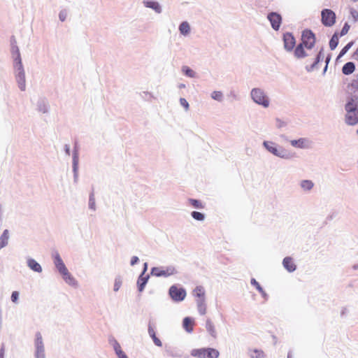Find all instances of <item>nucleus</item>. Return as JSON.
<instances>
[{"instance_id": "2f4dec72", "label": "nucleus", "mask_w": 358, "mask_h": 358, "mask_svg": "<svg viewBox=\"0 0 358 358\" xmlns=\"http://www.w3.org/2000/svg\"><path fill=\"white\" fill-rule=\"evenodd\" d=\"M182 71L185 73V74L190 78L194 77V72L193 70L189 69L188 66H183L182 67Z\"/></svg>"}, {"instance_id": "09e8293b", "label": "nucleus", "mask_w": 358, "mask_h": 358, "mask_svg": "<svg viewBox=\"0 0 358 358\" xmlns=\"http://www.w3.org/2000/svg\"><path fill=\"white\" fill-rule=\"evenodd\" d=\"M0 358H4V348L3 346L0 350Z\"/></svg>"}, {"instance_id": "49530a36", "label": "nucleus", "mask_w": 358, "mask_h": 358, "mask_svg": "<svg viewBox=\"0 0 358 358\" xmlns=\"http://www.w3.org/2000/svg\"><path fill=\"white\" fill-rule=\"evenodd\" d=\"M138 261V258L136 256L133 257L131 259V265H134L136 264Z\"/></svg>"}, {"instance_id": "a19ab883", "label": "nucleus", "mask_w": 358, "mask_h": 358, "mask_svg": "<svg viewBox=\"0 0 358 358\" xmlns=\"http://www.w3.org/2000/svg\"><path fill=\"white\" fill-rule=\"evenodd\" d=\"M113 348H114L116 355H117L118 353H120V352L122 351L120 345L117 341H115V343L113 344Z\"/></svg>"}, {"instance_id": "6e6d98bb", "label": "nucleus", "mask_w": 358, "mask_h": 358, "mask_svg": "<svg viewBox=\"0 0 358 358\" xmlns=\"http://www.w3.org/2000/svg\"><path fill=\"white\" fill-rule=\"evenodd\" d=\"M357 134H358V129H357Z\"/></svg>"}, {"instance_id": "9d476101", "label": "nucleus", "mask_w": 358, "mask_h": 358, "mask_svg": "<svg viewBox=\"0 0 358 358\" xmlns=\"http://www.w3.org/2000/svg\"><path fill=\"white\" fill-rule=\"evenodd\" d=\"M268 19L270 21L273 29L275 30H278L282 22V17L280 15L277 13H271L268 15Z\"/></svg>"}, {"instance_id": "412c9836", "label": "nucleus", "mask_w": 358, "mask_h": 358, "mask_svg": "<svg viewBox=\"0 0 358 358\" xmlns=\"http://www.w3.org/2000/svg\"><path fill=\"white\" fill-rule=\"evenodd\" d=\"M307 140L306 138H300L299 140L291 141V144L294 147L299 148H305L307 147Z\"/></svg>"}, {"instance_id": "393cba45", "label": "nucleus", "mask_w": 358, "mask_h": 358, "mask_svg": "<svg viewBox=\"0 0 358 358\" xmlns=\"http://www.w3.org/2000/svg\"><path fill=\"white\" fill-rule=\"evenodd\" d=\"M29 266L36 272H41L42 271L41 265L34 259H30L28 262Z\"/></svg>"}, {"instance_id": "5fc2aeb1", "label": "nucleus", "mask_w": 358, "mask_h": 358, "mask_svg": "<svg viewBox=\"0 0 358 358\" xmlns=\"http://www.w3.org/2000/svg\"><path fill=\"white\" fill-rule=\"evenodd\" d=\"M39 358H42V354H40Z\"/></svg>"}, {"instance_id": "c9c22d12", "label": "nucleus", "mask_w": 358, "mask_h": 358, "mask_svg": "<svg viewBox=\"0 0 358 358\" xmlns=\"http://www.w3.org/2000/svg\"><path fill=\"white\" fill-rule=\"evenodd\" d=\"M251 284L256 287V288L258 289V291L261 293H264V290L261 285L259 284V282L254 278L251 280Z\"/></svg>"}, {"instance_id": "f3484780", "label": "nucleus", "mask_w": 358, "mask_h": 358, "mask_svg": "<svg viewBox=\"0 0 358 358\" xmlns=\"http://www.w3.org/2000/svg\"><path fill=\"white\" fill-rule=\"evenodd\" d=\"M206 328L207 331L210 334V335L214 338L216 337V330H215V326L213 321L210 319H207L206 322Z\"/></svg>"}, {"instance_id": "4be33fe9", "label": "nucleus", "mask_w": 358, "mask_h": 358, "mask_svg": "<svg viewBox=\"0 0 358 358\" xmlns=\"http://www.w3.org/2000/svg\"><path fill=\"white\" fill-rule=\"evenodd\" d=\"M8 231L5 229L0 237V250L8 244Z\"/></svg>"}, {"instance_id": "58836bf2", "label": "nucleus", "mask_w": 358, "mask_h": 358, "mask_svg": "<svg viewBox=\"0 0 358 358\" xmlns=\"http://www.w3.org/2000/svg\"><path fill=\"white\" fill-rule=\"evenodd\" d=\"M349 29L350 25L348 23H345L341 31V36L345 35L348 32Z\"/></svg>"}, {"instance_id": "bb28decb", "label": "nucleus", "mask_w": 358, "mask_h": 358, "mask_svg": "<svg viewBox=\"0 0 358 358\" xmlns=\"http://www.w3.org/2000/svg\"><path fill=\"white\" fill-rule=\"evenodd\" d=\"M148 281V277H143L141 275L138 279V290L139 292H142L147 283Z\"/></svg>"}, {"instance_id": "7ed1b4c3", "label": "nucleus", "mask_w": 358, "mask_h": 358, "mask_svg": "<svg viewBox=\"0 0 358 358\" xmlns=\"http://www.w3.org/2000/svg\"><path fill=\"white\" fill-rule=\"evenodd\" d=\"M191 355L197 358H217L220 355L218 350L214 348L194 349Z\"/></svg>"}, {"instance_id": "37998d69", "label": "nucleus", "mask_w": 358, "mask_h": 358, "mask_svg": "<svg viewBox=\"0 0 358 358\" xmlns=\"http://www.w3.org/2000/svg\"><path fill=\"white\" fill-rule=\"evenodd\" d=\"M66 17H67V13L66 10H62L59 13V17L62 22H64L66 20Z\"/></svg>"}, {"instance_id": "473e14b6", "label": "nucleus", "mask_w": 358, "mask_h": 358, "mask_svg": "<svg viewBox=\"0 0 358 358\" xmlns=\"http://www.w3.org/2000/svg\"><path fill=\"white\" fill-rule=\"evenodd\" d=\"M189 203L194 208H203L202 203L199 200L191 199H189Z\"/></svg>"}, {"instance_id": "9b49d317", "label": "nucleus", "mask_w": 358, "mask_h": 358, "mask_svg": "<svg viewBox=\"0 0 358 358\" xmlns=\"http://www.w3.org/2000/svg\"><path fill=\"white\" fill-rule=\"evenodd\" d=\"M35 345L36 348V357L39 358L40 354H42V358H45L43 339L40 333H37L36 335Z\"/></svg>"}, {"instance_id": "e433bc0d", "label": "nucleus", "mask_w": 358, "mask_h": 358, "mask_svg": "<svg viewBox=\"0 0 358 358\" xmlns=\"http://www.w3.org/2000/svg\"><path fill=\"white\" fill-rule=\"evenodd\" d=\"M321 55H322V52L321 51H320L318 53H317L315 55V59L314 62L312 64V68H314L316 66V64L320 62V58H321Z\"/></svg>"}, {"instance_id": "f03ea898", "label": "nucleus", "mask_w": 358, "mask_h": 358, "mask_svg": "<svg viewBox=\"0 0 358 358\" xmlns=\"http://www.w3.org/2000/svg\"><path fill=\"white\" fill-rule=\"evenodd\" d=\"M54 263L59 272L62 275L64 280L70 285L75 284V279L69 273L58 252L54 255Z\"/></svg>"}, {"instance_id": "72a5a7b5", "label": "nucleus", "mask_w": 358, "mask_h": 358, "mask_svg": "<svg viewBox=\"0 0 358 358\" xmlns=\"http://www.w3.org/2000/svg\"><path fill=\"white\" fill-rule=\"evenodd\" d=\"M211 97L217 101H221L222 99V93L219 91H214L212 94Z\"/></svg>"}, {"instance_id": "f704fd0d", "label": "nucleus", "mask_w": 358, "mask_h": 358, "mask_svg": "<svg viewBox=\"0 0 358 358\" xmlns=\"http://www.w3.org/2000/svg\"><path fill=\"white\" fill-rule=\"evenodd\" d=\"M353 43L352 42H350L348 43L341 51L340 54H339V57H342L343 55H344L348 51V50L351 48V46L352 45Z\"/></svg>"}, {"instance_id": "7c9ffc66", "label": "nucleus", "mask_w": 358, "mask_h": 358, "mask_svg": "<svg viewBox=\"0 0 358 358\" xmlns=\"http://www.w3.org/2000/svg\"><path fill=\"white\" fill-rule=\"evenodd\" d=\"M192 216L196 220L202 221L204 220V215L197 211H193L192 213Z\"/></svg>"}, {"instance_id": "8fccbe9b", "label": "nucleus", "mask_w": 358, "mask_h": 358, "mask_svg": "<svg viewBox=\"0 0 358 358\" xmlns=\"http://www.w3.org/2000/svg\"><path fill=\"white\" fill-rule=\"evenodd\" d=\"M354 58L357 60H358V48H357V50H355V52H354Z\"/></svg>"}, {"instance_id": "aec40b11", "label": "nucleus", "mask_w": 358, "mask_h": 358, "mask_svg": "<svg viewBox=\"0 0 358 358\" xmlns=\"http://www.w3.org/2000/svg\"><path fill=\"white\" fill-rule=\"evenodd\" d=\"M183 327L187 332H192L193 331L194 321L189 317H185L182 322Z\"/></svg>"}, {"instance_id": "6e6552de", "label": "nucleus", "mask_w": 358, "mask_h": 358, "mask_svg": "<svg viewBox=\"0 0 358 358\" xmlns=\"http://www.w3.org/2000/svg\"><path fill=\"white\" fill-rule=\"evenodd\" d=\"M153 275L160 277L164 276L168 277L173 275L176 273V269L173 267H168L166 268H159V267H154L152 268L151 271Z\"/></svg>"}, {"instance_id": "79ce46f5", "label": "nucleus", "mask_w": 358, "mask_h": 358, "mask_svg": "<svg viewBox=\"0 0 358 358\" xmlns=\"http://www.w3.org/2000/svg\"><path fill=\"white\" fill-rule=\"evenodd\" d=\"M180 103L185 108V110H187L189 109V103L185 99L180 98Z\"/></svg>"}, {"instance_id": "a18cd8bd", "label": "nucleus", "mask_w": 358, "mask_h": 358, "mask_svg": "<svg viewBox=\"0 0 358 358\" xmlns=\"http://www.w3.org/2000/svg\"><path fill=\"white\" fill-rule=\"evenodd\" d=\"M121 281L120 280H116L114 285V290L117 292L119 290L120 286H121Z\"/></svg>"}, {"instance_id": "5701e85b", "label": "nucleus", "mask_w": 358, "mask_h": 358, "mask_svg": "<svg viewBox=\"0 0 358 358\" xmlns=\"http://www.w3.org/2000/svg\"><path fill=\"white\" fill-rule=\"evenodd\" d=\"M180 32L183 35H187L190 31V26L187 22H182L179 26Z\"/></svg>"}, {"instance_id": "6ab92c4d", "label": "nucleus", "mask_w": 358, "mask_h": 358, "mask_svg": "<svg viewBox=\"0 0 358 358\" xmlns=\"http://www.w3.org/2000/svg\"><path fill=\"white\" fill-rule=\"evenodd\" d=\"M355 70V66L353 62H347L342 68V72L345 75H350Z\"/></svg>"}, {"instance_id": "20e7f679", "label": "nucleus", "mask_w": 358, "mask_h": 358, "mask_svg": "<svg viewBox=\"0 0 358 358\" xmlns=\"http://www.w3.org/2000/svg\"><path fill=\"white\" fill-rule=\"evenodd\" d=\"M315 43V34L310 30H305L302 33L300 45L305 46L307 50H311Z\"/></svg>"}, {"instance_id": "c756f323", "label": "nucleus", "mask_w": 358, "mask_h": 358, "mask_svg": "<svg viewBox=\"0 0 358 358\" xmlns=\"http://www.w3.org/2000/svg\"><path fill=\"white\" fill-rule=\"evenodd\" d=\"M301 186L305 190H310L313 187V182L311 180H305L301 182Z\"/></svg>"}, {"instance_id": "f257e3e1", "label": "nucleus", "mask_w": 358, "mask_h": 358, "mask_svg": "<svg viewBox=\"0 0 358 358\" xmlns=\"http://www.w3.org/2000/svg\"><path fill=\"white\" fill-rule=\"evenodd\" d=\"M14 57V66L17 71L16 80L20 89L22 91H24L26 87L25 75L21 61L20 54L18 50L15 51Z\"/></svg>"}, {"instance_id": "603ef678", "label": "nucleus", "mask_w": 358, "mask_h": 358, "mask_svg": "<svg viewBox=\"0 0 358 358\" xmlns=\"http://www.w3.org/2000/svg\"><path fill=\"white\" fill-rule=\"evenodd\" d=\"M145 272V270H143L142 275H141L142 276H143V275H144Z\"/></svg>"}, {"instance_id": "3c124183", "label": "nucleus", "mask_w": 358, "mask_h": 358, "mask_svg": "<svg viewBox=\"0 0 358 358\" xmlns=\"http://www.w3.org/2000/svg\"><path fill=\"white\" fill-rule=\"evenodd\" d=\"M145 272V270H143L142 275H141L142 276H143V275H144Z\"/></svg>"}, {"instance_id": "f8f14e48", "label": "nucleus", "mask_w": 358, "mask_h": 358, "mask_svg": "<svg viewBox=\"0 0 358 358\" xmlns=\"http://www.w3.org/2000/svg\"><path fill=\"white\" fill-rule=\"evenodd\" d=\"M345 119L348 124H357L358 122V109L352 110V112H347Z\"/></svg>"}, {"instance_id": "dca6fc26", "label": "nucleus", "mask_w": 358, "mask_h": 358, "mask_svg": "<svg viewBox=\"0 0 358 358\" xmlns=\"http://www.w3.org/2000/svg\"><path fill=\"white\" fill-rule=\"evenodd\" d=\"M283 266L289 272H292L296 269V265L293 259L289 257H287L283 259Z\"/></svg>"}, {"instance_id": "1a4fd4ad", "label": "nucleus", "mask_w": 358, "mask_h": 358, "mask_svg": "<svg viewBox=\"0 0 358 358\" xmlns=\"http://www.w3.org/2000/svg\"><path fill=\"white\" fill-rule=\"evenodd\" d=\"M285 49L287 51H292L296 45V40L291 33H285L283 35Z\"/></svg>"}, {"instance_id": "c85d7f7f", "label": "nucleus", "mask_w": 358, "mask_h": 358, "mask_svg": "<svg viewBox=\"0 0 358 358\" xmlns=\"http://www.w3.org/2000/svg\"><path fill=\"white\" fill-rule=\"evenodd\" d=\"M338 36L335 34L333 35V36L331 37L330 41H329V47L331 50H334L336 46L338 45Z\"/></svg>"}, {"instance_id": "39448f33", "label": "nucleus", "mask_w": 358, "mask_h": 358, "mask_svg": "<svg viewBox=\"0 0 358 358\" xmlns=\"http://www.w3.org/2000/svg\"><path fill=\"white\" fill-rule=\"evenodd\" d=\"M321 20L325 27H331L336 22V14L330 9H324L321 12Z\"/></svg>"}, {"instance_id": "864d4df0", "label": "nucleus", "mask_w": 358, "mask_h": 358, "mask_svg": "<svg viewBox=\"0 0 358 358\" xmlns=\"http://www.w3.org/2000/svg\"><path fill=\"white\" fill-rule=\"evenodd\" d=\"M145 272V270H143L142 275H141L142 276H143V275H144Z\"/></svg>"}, {"instance_id": "0eeeda50", "label": "nucleus", "mask_w": 358, "mask_h": 358, "mask_svg": "<svg viewBox=\"0 0 358 358\" xmlns=\"http://www.w3.org/2000/svg\"><path fill=\"white\" fill-rule=\"evenodd\" d=\"M169 294L173 300L176 301H181L185 298L186 292L182 288H178L176 286H171L169 289Z\"/></svg>"}, {"instance_id": "a878e982", "label": "nucleus", "mask_w": 358, "mask_h": 358, "mask_svg": "<svg viewBox=\"0 0 358 358\" xmlns=\"http://www.w3.org/2000/svg\"><path fill=\"white\" fill-rule=\"evenodd\" d=\"M250 355L252 358H264V353L262 350L253 349L250 350Z\"/></svg>"}, {"instance_id": "a211bd4d", "label": "nucleus", "mask_w": 358, "mask_h": 358, "mask_svg": "<svg viewBox=\"0 0 358 358\" xmlns=\"http://www.w3.org/2000/svg\"><path fill=\"white\" fill-rule=\"evenodd\" d=\"M193 295L196 300H205V290L203 287L198 286L193 291Z\"/></svg>"}, {"instance_id": "ddd939ff", "label": "nucleus", "mask_w": 358, "mask_h": 358, "mask_svg": "<svg viewBox=\"0 0 358 358\" xmlns=\"http://www.w3.org/2000/svg\"><path fill=\"white\" fill-rule=\"evenodd\" d=\"M358 107V99L357 97H350L345 104V109L347 112H352L357 110Z\"/></svg>"}, {"instance_id": "4468645a", "label": "nucleus", "mask_w": 358, "mask_h": 358, "mask_svg": "<svg viewBox=\"0 0 358 358\" xmlns=\"http://www.w3.org/2000/svg\"><path fill=\"white\" fill-rule=\"evenodd\" d=\"M264 145L266 148V149L273 155L281 157H284V155H282V150L279 151L273 143L264 142Z\"/></svg>"}, {"instance_id": "4c0bfd02", "label": "nucleus", "mask_w": 358, "mask_h": 358, "mask_svg": "<svg viewBox=\"0 0 358 358\" xmlns=\"http://www.w3.org/2000/svg\"><path fill=\"white\" fill-rule=\"evenodd\" d=\"M152 338L154 343L159 347H162V341L157 337L156 334L154 336H150Z\"/></svg>"}, {"instance_id": "de8ad7c7", "label": "nucleus", "mask_w": 358, "mask_h": 358, "mask_svg": "<svg viewBox=\"0 0 358 358\" xmlns=\"http://www.w3.org/2000/svg\"><path fill=\"white\" fill-rule=\"evenodd\" d=\"M117 355L119 358H128L123 351L120 352Z\"/></svg>"}, {"instance_id": "2eb2a0df", "label": "nucleus", "mask_w": 358, "mask_h": 358, "mask_svg": "<svg viewBox=\"0 0 358 358\" xmlns=\"http://www.w3.org/2000/svg\"><path fill=\"white\" fill-rule=\"evenodd\" d=\"M304 48V45L300 44L296 47L294 54L296 58L301 59L309 55V54L305 50Z\"/></svg>"}, {"instance_id": "cd10ccee", "label": "nucleus", "mask_w": 358, "mask_h": 358, "mask_svg": "<svg viewBox=\"0 0 358 358\" xmlns=\"http://www.w3.org/2000/svg\"><path fill=\"white\" fill-rule=\"evenodd\" d=\"M145 6L148 8H151L154 9L157 13H159L161 11V8L159 4L157 2L155 1H147L145 3Z\"/></svg>"}, {"instance_id": "c03bdc74", "label": "nucleus", "mask_w": 358, "mask_h": 358, "mask_svg": "<svg viewBox=\"0 0 358 358\" xmlns=\"http://www.w3.org/2000/svg\"><path fill=\"white\" fill-rule=\"evenodd\" d=\"M148 334L150 336H154L156 334L154 327L151 324H149L148 325Z\"/></svg>"}, {"instance_id": "423d86ee", "label": "nucleus", "mask_w": 358, "mask_h": 358, "mask_svg": "<svg viewBox=\"0 0 358 358\" xmlns=\"http://www.w3.org/2000/svg\"><path fill=\"white\" fill-rule=\"evenodd\" d=\"M251 96L255 102L258 104L262 105L264 107H268L269 101L268 97L265 95L264 92L259 89H253L251 92Z\"/></svg>"}, {"instance_id": "ea45409f", "label": "nucleus", "mask_w": 358, "mask_h": 358, "mask_svg": "<svg viewBox=\"0 0 358 358\" xmlns=\"http://www.w3.org/2000/svg\"><path fill=\"white\" fill-rule=\"evenodd\" d=\"M19 297V292L17 291L13 292L11 294V301L13 303H17Z\"/></svg>"}, {"instance_id": "b1692460", "label": "nucleus", "mask_w": 358, "mask_h": 358, "mask_svg": "<svg viewBox=\"0 0 358 358\" xmlns=\"http://www.w3.org/2000/svg\"><path fill=\"white\" fill-rule=\"evenodd\" d=\"M197 308L201 315H205L206 313V305L205 300H196Z\"/></svg>"}]
</instances>
